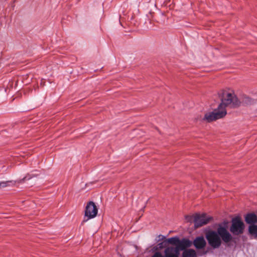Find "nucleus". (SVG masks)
<instances>
[{
    "label": "nucleus",
    "mask_w": 257,
    "mask_h": 257,
    "mask_svg": "<svg viewBox=\"0 0 257 257\" xmlns=\"http://www.w3.org/2000/svg\"><path fill=\"white\" fill-rule=\"evenodd\" d=\"M179 238L178 236L172 237L167 239L165 236L162 235V248L167 244H171L176 246L177 247L179 243Z\"/></svg>",
    "instance_id": "6"
},
{
    "label": "nucleus",
    "mask_w": 257,
    "mask_h": 257,
    "mask_svg": "<svg viewBox=\"0 0 257 257\" xmlns=\"http://www.w3.org/2000/svg\"><path fill=\"white\" fill-rule=\"evenodd\" d=\"M206 238L212 248H217L221 244V240L227 243L232 240V236L225 227L219 225L217 231L210 230L207 232Z\"/></svg>",
    "instance_id": "2"
},
{
    "label": "nucleus",
    "mask_w": 257,
    "mask_h": 257,
    "mask_svg": "<svg viewBox=\"0 0 257 257\" xmlns=\"http://www.w3.org/2000/svg\"><path fill=\"white\" fill-rule=\"evenodd\" d=\"M14 183V184H15V182H13V181H8L0 182V189L9 186L10 185L9 183Z\"/></svg>",
    "instance_id": "12"
},
{
    "label": "nucleus",
    "mask_w": 257,
    "mask_h": 257,
    "mask_svg": "<svg viewBox=\"0 0 257 257\" xmlns=\"http://www.w3.org/2000/svg\"><path fill=\"white\" fill-rule=\"evenodd\" d=\"M244 225L239 216L235 217L232 219V224L230 227V231L235 235L241 234L243 232Z\"/></svg>",
    "instance_id": "3"
},
{
    "label": "nucleus",
    "mask_w": 257,
    "mask_h": 257,
    "mask_svg": "<svg viewBox=\"0 0 257 257\" xmlns=\"http://www.w3.org/2000/svg\"><path fill=\"white\" fill-rule=\"evenodd\" d=\"M192 243H193L196 248L198 249L203 248L206 244V241L202 236L196 237Z\"/></svg>",
    "instance_id": "8"
},
{
    "label": "nucleus",
    "mask_w": 257,
    "mask_h": 257,
    "mask_svg": "<svg viewBox=\"0 0 257 257\" xmlns=\"http://www.w3.org/2000/svg\"><path fill=\"white\" fill-rule=\"evenodd\" d=\"M248 232L249 233L253 236L254 238L257 237V225H249L248 227Z\"/></svg>",
    "instance_id": "11"
},
{
    "label": "nucleus",
    "mask_w": 257,
    "mask_h": 257,
    "mask_svg": "<svg viewBox=\"0 0 257 257\" xmlns=\"http://www.w3.org/2000/svg\"><path fill=\"white\" fill-rule=\"evenodd\" d=\"M207 253V251H204L202 253V254H205Z\"/></svg>",
    "instance_id": "16"
},
{
    "label": "nucleus",
    "mask_w": 257,
    "mask_h": 257,
    "mask_svg": "<svg viewBox=\"0 0 257 257\" xmlns=\"http://www.w3.org/2000/svg\"><path fill=\"white\" fill-rule=\"evenodd\" d=\"M245 221L249 225H255L257 223V216L254 213H247L245 216Z\"/></svg>",
    "instance_id": "9"
},
{
    "label": "nucleus",
    "mask_w": 257,
    "mask_h": 257,
    "mask_svg": "<svg viewBox=\"0 0 257 257\" xmlns=\"http://www.w3.org/2000/svg\"><path fill=\"white\" fill-rule=\"evenodd\" d=\"M182 257H197V255L193 249H187L183 251Z\"/></svg>",
    "instance_id": "10"
},
{
    "label": "nucleus",
    "mask_w": 257,
    "mask_h": 257,
    "mask_svg": "<svg viewBox=\"0 0 257 257\" xmlns=\"http://www.w3.org/2000/svg\"><path fill=\"white\" fill-rule=\"evenodd\" d=\"M192 245V241L188 238H183L179 239L177 247H176L179 251L187 249V248L190 247Z\"/></svg>",
    "instance_id": "7"
},
{
    "label": "nucleus",
    "mask_w": 257,
    "mask_h": 257,
    "mask_svg": "<svg viewBox=\"0 0 257 257\" xmlns=\"http://www.w3.org/2000/svg\"><path fill=\"white\" fill-rule=\"evenodd\" d=\"M186 220L188 221V222H192L193 221V220L194 219V215H193V216H186Z\"/></svg>",
    "instance_id": "13"
},
{
    "label": "nucleus",
    "mask_w": 257,
    "mask_h": 257,
    "mask_svg": "<svg viewBox=\"0 0 257 257\" xmlns=\"http://www.w3.org/2000/svg\"><path fill=\"white\" fill-rule=\"evenodd\" d=\"M159 248H161V243H158V244L156 246V250H157V249H158Z\"/></svg>",
    "instance_id": "15"
},
{
    "label": "nucleus",
    "mask_w": 257,
    "mask_h": 257,
    "mask_svg": "<svg viewBox=\"0 0 257 257\" xmlns=\"http://www.w3.org/2000/svg\"><path fill=\"white\" fill-rule=\"evenodd\" d=\"M26 178H27V177H26L24 178V179H23V180H25V179H26Z\"/></svg>",
    "instance_id": "17"
},
{
    "label": "nucleus",
    "mask_w": 257,
    "mask_h": 257,
    "mask_svg": "<svg viewBox=\"0 0 257 257\" xmlns=\"http://www.w3.org/2000/svg\"><path fill=\"white\" fill-rule=\"evenodd\" d=\"M221 102L217 108L213 111L206 113L203 120L208 122L216 120L225 116L227 113L225 107H235L239 106V101L233 92L223 90L221 92Z\"/></svg>",
    "instance_id": "1"
},
{
    "label": "nucleus",
    "mask_w": 257,
    "mask_h": 257,
    "mask_svg": "<svg viewBox=\"0 0 257 257\" xmlns=\"http://www.w3.org/2000/svg\"><path fill=\"white\" fill-rule=\"evenodd\" d=\"M152 257H161V252L159 251L156 252Z\"/></svg>",
    "instance_id": "14"
},
{
    "label": "nucleus",
    "mask_w": 257,
    "mask_h": 257,
    "mask_svg": "<svg viewBox=\"0 0 257 257\" xmlns=\"http://www.w3.org/2000/svg\"><path fill=\"white\" fill-rule=\"evenodd\" d=\"M212 219L211 217L207 216L206 214H201L196 213L194 215L193 222L195 228H198L208 223Z\"/></svg>",
    "instance_id": "4"
},
{
    "label": "nucleus",
    "mask_w": 257,
    "mask_h": 257,
    "mask_svg": "<svg viewBox=\"0 0 257 257\" xmlns=\"http://www.w3.org/2000/svg\"><path fill=\"white\" fill-rule=\"evenodd\" d=\"M98 209L94 203L90 201L86 206L85 215L88 217L86 220H84L83 222L87 221L89 219L95 217L97 214Z\"/></svg>",
    "instance_id": "5"
}]
</instances>
